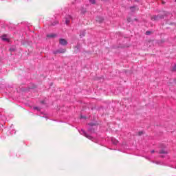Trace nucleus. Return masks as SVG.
I'll use <instances>...</instances> for the list:
<instances>
[{"label": "nucleus", "instance_id": "f257e3e1", "mask_svg": "<svg viewBox=\"0 0 176 176\" xmlns=\"http://www.w3.org/2000/svg\"><path fill=\"white\" fill-rule=\"evenodd\" d=\"M80 134H81V135H84V137H86V138H88V140H92L93 137H91V135L87 134V133H86L85 131V130L81 129L80 131H79Z\"/></svg>", "mask_w": 176, "mask_h": 176}, {"label": "nucleus", "instance_id": "f03ea898", "mask_svg": "<svg viewBox=\"0 0 176 176\" xmlns=\"http://www.w3.org/2000/svg\"><path fill=\"white\" fill-rule=\"evenodd\" d=\"M71 20H72V16L69 15H67L66 16H65V23L66 25H68L69 23H71Z\"/></svg>", "mask_w": 176, "mask_h": 176}, {"label": "nucleus", "instance_id": "7ed1b4c3", "mask_svg": "<svg viewBox=\"0 0 176 176\" xmlns=\"http://www.w3.org/2000/svg\"><path fill=\"white\" fill-rule=\"evenodd\" d=\"M160 19H164V16L163 15H154L151 17V20L157 21L160 20Z\"/></svg>", "mask_w": 176, "mask_h": 176}, {"label": "nucleus", "instance_id": "20e7f679", "mask_svg": "<svg viewBox=\"0 0 176 176\" xmlns=\"http://www.w3.org/2000/svg\"><path fill=\"white\" fill-rule=\"evenodd\" d=\"M59 43L61 46H67V45H68V41L64 38H60Z\"/></svg>", "mask_w": 176, "mask_h": 176}, {"label": "nucleus", "instance_id": "39448f33", "mask_svg": "<svg viewBox=\"0 0 176 176\" xmlns=\"http://www.w3.org/2000/svg\"><path fill=\"white\" fill-rule=\"evenodd\" d=\"M66 50L65 49H63V48H60L59 50H57L56 51H54V54H58V53H65Z\"/></svg>", "mask_w": 176, "mask_h": 176}, {"label": "nucleus", "instance_id": "423d86ee", "mask_svg": "<svg viewBox=\"0 0 176 176\" xmlns=\"http://www.w3.org/2000/svg\"><path fill=\"white\" fill-rule=\"evenodd\" d=\"M1 39L2 41H4V42H9V38H8V35L7 34H3V36H1Z\"/></svg>", "mask_w": 176, "mask_h": 176}, {"label": "nucleus", "instance_id": "0eeeda50", "mask_svg": "<svg viewBox=\"0 0 176 176\" xmlns=\"http://www.w3.org/2000/svg\"><path fill=\"white\" fill-rule=\"evenodd\" d=\"M111 142L113 145H118L119 144V141H118L116 138H111Z\"/></svg>", "mask_w": 176, "mask_h": 176}, {"label": "nucleus", "instance_id": "6e6552de", "mask_svg": "<svg viewBox=\"0 0 176 176\" xmlns=\"http://www.w3.org/2000/svg\"><path fill=\"white\" fill-rule=\"evenodd\" d=\"M130 10L131 12H137V10H138V7L137 6H132V7H130Z\"/></svg>", "mask_w": 176, "mask_h": 176}, {"label": "nucleus", "instance_id": "1a4fd4ad", "mask_svg": "<svg viewBox=\"0 0 176 176\" xmlns=\"http://www.w3.org/2000/svg\"><path fill=\"white\" fill-rule=\"evenodd\" d=\"M159 153H160V155H167L168 152L164 149H162L160 151Z\"/></svg>", "mask_w": 176, "mask_h": 176}, {"label": "nucleus", "instance_id": "9d476101", "mask_svg": "<svg viewBox=\"0 0 176 176\" xmlns=\"http://www.w3.org/2000/svg\"><path fill=\"white\" fill-rule=\"evenodd\" d=\"M96 21H99V23H102V21H104V19L102 17H97Z\"/></svg>", "mask_w": 176, "mask_h": 176}, {"label": "nucleus", "instance_id": "9b49d317", "mask_svg": "<svg viewBox=\"0 0 176 176\" xmlns=\"http://www.w3.org/2000/svg\"><path fill=\"white\" fill-rule=\"evenodd\" d=\"M85 34H86V31H85V30L81 31L80 33V36L81 38H83V36H85Z\"/></svg>", "mask_w": 176, "mask_h": 176}, {"label": "nucleus", "instance_id": "f8f14e48", "mask_svg": "<svg viewBox=\"0 0 176 176\" xmlns=\"http://www.w3.org/2000/svg\"><path fill=\"white\" fill-rule=\"evenodd\" d=\"M55 36H56V35L54 34H51L47 35V38H55Z\"/></svg>", "mask_w": 176, "mask_h": 176}, {"label": "nucleus", "instance_id": "ddd939ff", "mask_svg": "<svg viewBox=\"0 0 176 176\" xmlns=\"http://www.w3.org/2000/svg\"><path fill=\"white\" fill-rule=\"evenodd\" d=\"M88 131H89V133H94V129L93 127H91L88 129Z\"/></svg>", "mask_w": 176, "mask_h": 176}, {"label": "nucleus", "instance_id": "4468645a", "mask_svg": "<svg viewBox=\"0 0 176 176\" xmlns=\"http://www.w3.org/2000/svg\"><path fill=\"white\" fill-rule=\"evenodd\" d=\"M164 16H171V14H170V13H168V12H164Z\"/></svg>", "mask_w": 176, "mask_h": 176}, {"label": "nucleus", "instance_id": "2eb2a0df", "mask_svg": "<svg viewBox=\"0 0 176 176\" xmlns=\"http://www.w3.org/2000/svg\"><path fill=\"white\" fill-rule=\"evenodd\" d=\"M90 3H92V5H94L96 3V0H89Z\"/></svg>", "mask_w": 176, "mask_h": 176}, {"label": "nucleus", "instance_id": "dca6fc26", "mask_svg": "<svg viewBox=\"0 0 176 176\" xmlns=\"http://www.w3.org/2000/svg\"><path fill=\"white\" fill-rule=\"evenodd\" d=\"M58 23V21H55L52 23V25H56V24Z\"/></svg>", "mask_w": 176, "mask_h": 176}, {"label": "nucleus", "instance_id": "f3484780", "mask_svg": "<svg viewBox=\"0 0 176 176\" xmlns=\"http://www.w3.org/2000/svg\"><path fill=\"white\" fill-rule=\"evenodd\" d=\"M34 109H36V111H41V109L38 107H34Z\"/></svg>", "mask_w": 176, "mask_h": 176}, {"label": "nucleus", "instance_id": "a211bd4d", "mask_svg": "<svg viewBox=\"0 0 176 176\" xmlns=\"http://www.w3.org/2000/svg\"><path fill=\"white\" fill-rule=\"evenodd\" d=\"M81 12L82 13H86V10L83 8L82 10H81Z\"/></svg>", "mask_w": 176, "mask_h": 176}, {"label": "nucleus", "instance_id": "6ab92c4d", "mask_svg": "<svg viewBox=\"0 0 176 176\" xmlns=\"http://www.w3.org/2000/svg\"><path fill=\"white\" fill-rule=\"evenodd\" d=\"M127 21H128V23H131V18H128L127 19Z\"/></svg>", "mask_w": 176, "mask_h": 176}, {"label": "nucleus", "instance_id": "aec40b11", "mask_svg": "<svg viewBox=\"0 0 176 176\" xmlns=\"http://www.w3.org/2000/svg\"><path fill=\"white\" fill-rule=\"evenodd\" d=\"M173 71H176V64H175V66L173 67Z\"/></svg>", "mask_w": 176, "mask_h": 176}, {"label": "nucleus", "instance_id": "412c9836", "mask_svg": "<svg viewBox=\"0 0 176 176\" xmlns=\"http://www.w3.org/2000/svg\"><path fill=\"white\" fill-rule=\"evenodd\" d=\"M150 34H151V32H149V31L146 32V35H149Z\"/></svg>", "mask_w": 176, "mask_h": 176}, {"label": "nucleus", "instance_id": "4be33fe9", "mask_svg": "<svg viewBox=\"0 0 176 176\" xmlns=\"http://www.w3.org/2000/svg\"><path fill=\"white\" fill-rule=\"evenodd\" d=\"M81 119H86L85 116H81Z\"/></svg>", "mask_w": 176, "mask_h": 176}, {"label": "nucleus", "instance_id": "5701e85b", "mask_svg": "<svg viewBox=\"0 0 176 176\" xmlns=\"http://www.w3.org/2000/svg\"><path fill=\"white\" fill-rule=\"evenodd\" d=\"M142 135V132H139V135Z\"/></svg>", "mask_w": 176, "mask_h": 176}, {"label": "nucleus", "instance_id": "b1692460", "mask_svg": "<svg viewBox=\"0 0 176 176\" xmlns=\"http://www.w3.org/2000/svg\"><path fill=\"white\" fill-rule=\"evenodd\" d=\"M151 153H155V150H152Z\"/></svg>", "mask_w": 176, "mask_h": 176}, {"label": "nucleus", "instance_id": "393cba45", "mask_svg": "<svg viewBox=\"0 0 176 176\" xmlns=\"http://www.w3.org/2000/svg\"><path fill=\"white\" fill-rule=\"evenodd\" d=\"M89 124V126H94V124Z\"/></svg>", "mask_w": 176, "mask_h": 176}, {"label": "nucleus", "instance_id": "a878e982", "mask_svg": "<svg viewBox=\"0 0 176 176\" xmlns=\"http://www.w3.org/2000/svg\"><path fill=\"white\" fill-rule=\"evenodd\" d=\"M134 21H138V19H134Z\"/></svg>", "mask_w": 176, "mask_h": 176}, {"label": "nucleus", "instance_id": "bb28decb", "mask_svg": "<svg viewBox=\"0 0 176 176\" xmlns=\"http://www.w3.org/2000/svg\"><path fill=\"white\" fill-rule=\"evenodd\" d=\"M161 157H164V155H161Z\"/></svg>", "mask_w": 176, "mask_h": 176}, {"label": "nucleus", "instance_id": "cd10ccee", "mask_svg": "<svg viewBox=\"0 0 176 176\" xmlns=\"http://www.w3.org/2000/svg\"><path fill=\"white\" fill-rule=\"evenodd\" d=\"M135 1H138V0H135Z\"/></svg>", "mask_w": 176, "mask_h": 176}, {"label": "nucleus", "instance_id": "c85d7f7f", "mask_svg": "<svg viewBox=\"0 0 176 176\" xmlns=\"http://www.w3.org/2000/svg\"><path fill=\"white\" fill-rule=\"evenodd\" d=\"M175 2H176V0H175Z\"/></svg>", "mask_w": 176, "mask_h": 176}]
</instances>
